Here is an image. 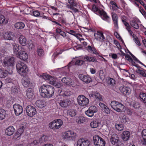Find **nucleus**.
Segmentation results:
<instances>
[{
	"label": "nucleus",
	"instance_id": "obj_4",
	"mask_svg": "<svg viewBox=\"0 0 146 146\" xmlns=\"http://www.w3.org/2000/svg\"><path fill=\"white\" fill-rule=\"evenodd\" d=\"M16 68L18 72L22 76L26 74L28 70L26 64H16Z\"/></svg>",
	"mask_w": 146,
	"mask_h": 146
},
{
	"label": "nucleus",
	"instance_id": "obj_58",
	"mask_svg": "<svg viewBox=\"0 0 146 146\" xmlns=\"http://www.w3.org/2000/svg\"><path fill=\"white\" fill-rule=\"evenodd\" d=\"M5 52L3 50H0V58H1L3 59L4 58V56Z\"/></svg>",
	"mask_w": 146,
	"mask_h": 146
},
{
	"label": "nucleus",
	"instance_id": "obj_44",
	"mask_svg": "<svg viewBox=\"0 0 146 146\" xmlns=\"http://www.w3.org/2000/svg\"><path fill=\"white\" fill-rule=\"evenodd\" d=\"M130 24L132 27L136 29H138L139 28L138 24L134 20L131 21L130 22Z\"/></svg>",
	"mask_w": 146,
	"mask_h": 146
},
{
	"label": "nucleus",
	"instance_id": "obj_54",
	"mask_svg": "<svg viewBox=\"0 0 146 146\" xmlns=\"http://www.w3.org/2000/svg\"><path fill=\"white\" fill-rule=\"evenodd\" d=\"M33 14L34 16L36 17H39L41 15L39 11L37 10H35L33 11Z\"/></svg>",
	"mask_w": 146,
	"mask_h": 146
},
{
	"label": "nucleus",
	"instance_id": "obj_34",
	"mask_svg": "<svg viewBox=\"0 0 146 146\" xmlns=\"http://www.w3.org/2000/svg\"><path fill=\"white\" fill-rule=\"evenodd\" d=\"M15 27L18 29H22L25 27V25L24 23L21 22H17L15 25Z\"/></svg>",
	"mask_w": 146,
	"mask_h": 146
},
{
	"label": "nucleus",
	"instance_id": "obj_38",
	"mask_svg": "<svg viewBox=\"0 0 146 146\" xmlns=\"http://www.w3.org/2000/svg\"><path fill=\"white\" fill-rule=\"evenodd\" d=\"M138 98L143 103H146V94L143 93H140Z\"/></svg>",
	"mask_w": 146,
	"mask_h": 146
},
{
	"label": "nucleus",
	"instance_id": "obj_49",
	"mask_svg": "<svg viewBox=\"0 0 146 146\" xmlns=\"http://www.w3.org/2000/svg\"><path fill=\"white\" fill-rule=\"evenodd\" d=\"M142 134L144 140L145 141V142L143 143V144L145 145H146V129H144L143 130Z\"/></svg>",
	"mask_w": 146,
	"mask_h": 146
},
{
	"label": "nucleus",
	"instance_id": "obj_37",
	"mask_svg": "<svg viewBox=\"0 0 146 146\" xmlns=\"http://www.w3.org/2000/svg\"><path fill=\"white\" fill-rule=\"evenodd\" d=\"M7 115L6 111L3 109H0V120L4 119Z\"/></svg>",
	"mask_w": 146,
	"mask_h": 146
},
{
	"label": "nucleus",
	"instance_id": "obj_13",
	"mask_svg": "<svg viewBox=\"0 0 146 146\" xmlns=\"http://www.w3.org/2000/svg\"><path fill=\"white\" fill-rule=\"evenodd\" d=\"M71 102V101L68 99H63L60 101L59 104L61 107L66 108L70 106Z\"/></svg>",
	"mask_w": 146,
	"mask_h": 146
},
{
	"label": "nucleus",
	"instance_id": "obj_5",
	"mask_svg": "<svg viewBox=\"0 0 146 146\" xmlns=\"http://www.w3.org/2000/svg\"><path fill=\"white\" fill-rule=\"evenodd\" d=\"M78 104L82 106H87L89 102V99L83 95H79L77 98Z\"/></svg>",
	"mask_w": 146,
	"mask_h": 146
},
{
	"label": "nucleus",
	"instance_id": "obj_50",
	"mask_svg": "<svg viewBox=\"0 0 146 146\" xmlns=\"http://www.w3.org/2000/svg\"><path fill=\"white\" fill-rule=\"evenodd\" d=\"M141 105L139 103L135 102L132 105L133 107L136 109H138L140 107Z\"/></svg>",
	"mask_w": 146,
	"mask_h": 146
},
{
	"label": "nucleus",
	"instance_id": "obj_23",
	"mask_svg": "<svg viewBox=\"0 0 146 146\" xmlns=\"http://www.w3.org/2000/svg\"><path fill=\"white\" fill-rule=\"evenodd\" d=\"M98 13L100 14V16L103 20L106 21H108L109 19V17L107 15L106 12L103 10H99Z\"/></svg>",
	"mask_w": 146,
	"mask_h": 146
},
{
	"label": "nucleus",
	"instance_id": "obj_32",
	"mask_svg": "<svg viewBox=\"0 0 146 146\" xmlns=\"http://www.w3.org/2000/svg\"><path fill=\"white\" fill-rule=\"evenodd\" d=\"M100 124V122L97 119L93 120L90 123V126L92 128H96Z\"/></svg>",
	"mask_w": 146,
	"mask_h": 146
},
{
	"label": "nucleus",
	"instance_id": "obj_1",
	"mask_svg": "<svg viewBox=\"0 0 146 146\" xmlns=\"http://www.w3.org/2000/svg\"><path fill=\"white\" fill-rule=\"evenodd\" d=\"M39 91L41 96L50 98L54 95V88L52 86L43 84L40 87Z\"/></svg>",
	"mask_w": 146,
	"mask_h": 146
},
{
	"label": "nucleus",
	"instance_id": "obj_59",
	"mask_svg": "<svg viewBox=\"0 0 146 146\" xmlns=\"http://www.w3.org/2000/svg\"><path fill=\"white\" fill-rule=\"evenodd\" d=\"M52 85H53V86H54L55 87L58 88H60L62 86L61 84H60L58 82H56L55 81L53 83Z\"/></svg>",
	"mask_w": 146,
	"mask_h": 146
},
{
	"label": "nucleus",
	"instance_id": "obj_28",
	"mask_svg": "<svg viewBox=\"0 0 146 146\" xmlns=\"http://www.w3.org/2000/svg\"><path fill=\"white\" fill-rule=\"evenodd\" d=\"M15 130L13 127L9 126L6 130L5 133L7 135L11 136Z\"/></svg>",
	"mask_w": 146,
	"mask_h": 146
},
{
	"label": "nucleus",
	"instance_id": "obj_63",
	"mask_svg": "<svg viewBox=\"0 0 146 146\" xmlns=\"http://www.w3.org/2000/svg\"><path fill=\"white\" fill-rule=\"evenodd\" d=\"M6 81L8 83H12L13 84L15 82L14 80L9 78L6 79Z\"/></svg>",
	"mask_w": 146,
	"mask_h": 146
},
{
	"label": "nucleus",
	"instance_id": "obj_3",
	"mask_svg": "<svg viewBox=\"0 0 146 146\" xmlns=\"http://www.w3.org/2000/svg\"><path fill=\"white\" fill-rule=\"evenodd\" d=\"M93 140L95 146H105V145L104 140L98 135L94 136Z\"/></svg>",
	"mask_w": 146,
	"mask_h": 146
},
{
	"label": "nucleus",
	"instance_id": "obj_14",
	"mask_svg": "<svg viewBox=\"0 0 146 146\" xmlns=\"http://www.w3.org/2000/svg\"><path fill=\"white\" fill-rule=\"evenodd\" d=\"M78 77L80 80L86 84L89 83L92 81L91 78L88 75L80 74L78 76Z\"/></svg>",
	"mask_w": 146,
	"mask_h": 146
},
{
	"label": "nucleus",
	"instance_id": "obj_43",
	"mask_svg": "<svg viewBox=\"0 0 146 146\" xmlns=\"http://www.w3.org/2000/svg\"><path fill=\"white\" fill-rule=\"evenodd\" d=\"M8 72L5 70L0 69V78H4L7 75Z\"/></svg>",
	"mask_w": 146,
	"mask_h": 146
},
{
	"label": "nucleus",
	"instance_id": "obj_11",
	"mask_svg": "<svg viewBox=\"0 0 146 146\" xmlns=\"http://www.w3.org/2000/svg\"><path fill=\"white\" fill-rule=\"evenodd\" d=\"M16 61V59L14 57H7L3 59L4 64H14Z\"/></svg>",
	"mask_w": 146,
	"mask_h": 146
},
{
	"label": "nucleus",
	"instance_id": "obj_39",
	"mask_svg": "<svg viewBox=\"0 0 146 146\" xmlns=\"http://www.w3.org/2000/svg\"><path fill=\"white\" fill-rule=\"evenodd\" d=\"M4 37L5 39L8 40H12L13 38V35L11 33H5L4 35Z\"/></svg>",
	"mask_w": 146,
	"mask_h": 146
},
{
	"label": "nucleus",
	"instance_id": "obj_17",
	"mask_svg": "<svg viewBox=\"0 0 146 146\" xmlns=\"http://www.w3.org/2000/svg\"><path fill=\"white\" fill-rule=\"evenodd\" d=\"M18 54L17 55V56H19V58L24 61H26L28 58V55L24 51V49L21 50Z\"/></svg>",
	"mask_w": 146,
	"mask_h": 146
},
{
	"label": "nucleus",
	"instance_id": "obj_9",
	"mask_svg": "<svg viewBox=\"0 0 146 146\" xmlns=\"http://www.w3.org/2000/svg\"><path fill=\"white\" fill-rule=\"evenodd\" d=\"M13 108L15 114L16 116L19 115L23 113V107L19 104H15L13 105Z\"/></svg>",
	"mask_w": 146,
	"mask_h": 146
},
{
	"label": "nucleus",
	"instance_id": "obj_18",
	"mask_svg": "<svg viewBox=\"0 0 146 146\" xmlns=\"http://www.w3.org/2000/svg\"><path fill=\"white\" fill-rule=\"evenodd\" d=\"M112 18L113 21L114 27L116 29L119 28L118 25V17L117 15L115 13H111Z\"/></svg>",
	"mask_w": 146,
	"mask_h": 146
},
{
	"label": "nucleus",
	"instance_id": "obj_31",
	"mask_svg": "<svg viewBox=\"0 0 146 146\" xmlns=\"http://www.w3.org/2000/svg\"><path fill=\"white\" fill-rule=\"evenodd\" d=\"M117 106L116 109L115 110L117 111L122 112H123L125 111V107L121 103H119V105Z\"/></svg>",
	"mask_w": 146,
	"mask_h": 146
},
{
	"label": "nucleus",
	"instance_id": "obj_25",
	"mask_svg": "<svg viewBox=\"0 0 146 146\" xmlns=\"http://www.w3.org/2000/svg\"><path fill=\"white\" fill-rule=\"evenodd\" d=\"M61 81L62 82L68 85H72L73 84L72 80L69 78L64 77L62 79Z\"/></svg>",
	"mask_w": 146,
	"mask_h": 146
},
{
	"label": "nucleus",
	"instance_id": "obj_20",
	"mask_svg": "<svg viewBox=\"0 0 146 146\" xmlns=\"http://www.w3.org/2000/svg\"><path fill=\"white\" fill-rule=\"evenodd\" d=\"M64 137L65 139H74L75 138L76 135V133L72 131H68L65 133Z\"/></svg>",
	"mask_w": 146,
	"mask_h": 146
},
{
	"label": "nucleus",
	"instance_id": "obj_56",
	"mask_svg": "<svg viewBox=\"0 0 146 146\" xmlns=\"http://www.w3.org/2000/svg\"><path fill=\"white\" fill-rule=\"evenodd\" d=\"M85 119L82 116H80L78 119H77L76 121L78 123H83Z\"/></svg>",
	"mask_w": 146,
	"mask_h": 146
},
{
	"label": "nucleus",
	"instance_id": "obj_40",
	"mask_svg": "<svg viewBox=\"0 0 146 146\" xmlns=\"http://www.w3.org/2000/svg\"><path fill=\"white\" fill-rule=\"evenodd\" d=\"M99 76L100 79L103 80L105 79L106 74L102 70H100L98 72Z\"/></svg>",
	"mask_w": 146,
	"mask_h": 146
},
{
	"label": "nucleus",
	"instance_id": "obj_21",
	"mask_svg": "<svg viewBox=\"0 0 146 146\" xmlns=\"http://www.w3.org/2000/svg\"><path fill=\"white\" fill-rule=\"evenodd\" d=\"M119 90L124 94L128 95L130 93V89L128 87L124 86H121L119 88Z\"/></svg>",
	"mask_w": 146,
	"mask_h": 146
},
{
	"label": "nucleus",
	"instance_id": "obj_35",
	"mask_svg": "<svg viewBox=\"0 0 146 146\" xmlns=\"http://www.w3.org/2000/svg\"><path fill=\"white\" fill-rule=\"evenodd\" d=\"M35 104L36 106L40 108H42L45 106V102L40 100L37 101Z\"/></svg>",
	"mask_w": 146,
	"mask_h": 146
},
{
	"label": "nucleus",
	"instance_id": "obj_64",
	"mask_svg": "<svg viewBox=\"0 0 146 146\" xmlns=\"http://www.w3.org/2000/svg\"><path fill=\"white\" fill-rule=\"evenodd\" d=\"M103 110H104V112L107 114H110V110L107 106L103 109Z\"/></svg>",
	"mask_w": 146,
	"mask_h": 146
},
{
	"label": "nucleus",
	"instance_id": "obj_62",
	"mask_svg": "<svg viewBox=\"0 0 146 146\" xmlns=\"http://www.w3.org/2000/svg\"><path fill=\"white\" fill-rule=\"evenodd\" d=\"M114 44L117 46V47L118 48L121 49V46L119 43V42L117 40H114L113 41Z\"/></svg>",
	"mask_w": 146,
	"mask_h": 146
},
{
	"label": "nucleus",
	"instance_id": "obj_42",
	"mask_svg": "<svg viewBox=\"0 0 146 146\" xmlns=\"http://www.w3.org/2000/svg\"><path fill=\"white\" fill-rule=\"evenodd\" d=\"M87 50L92 53L97 55L98 53L96 51V49L94 47H92L90 46H88L87 47Z\"/></svg>",
	"mask_w": 146,
	"mask_h": 146
},
{
	"label": "nucleus",
	"instance_id": "obj_61",
	"mask_svg": "<svg viewBox=\"0 0 146 146\" xmlns=\"http://www.w3.org/2000/svg\"><path fill=\"white\" fill-rule=\"evenodd\" d=\"M68 2L71 5L74 6H76V3L73 0H68Z\"/></svg>",
	"mask_w": 146,
	"mask_h": 146
},
{
	"label": "nucleus",
	"instance_id": "obj_57",
	"mask_svg": "<svg viewBox=\"0 0 146 146\" xmlns=\"http://www.w3.org/2000/svg\"><path fill=\"white\" fill-rule=\"evenodd\" d=\"M50 76V75L46 73H43L42 74L41 76L44 79L47 80L48 78H49Z\"/></svg>",
	"mask_w": 146,
	"mask_h": 146
},
{
	"label": "nucleus",
	"instance_id": "obj_47",
	"mask_svg": "<svg viewBox=\"0 0 146 146\" xmlns=\"http://www.w3.org/2000/svg\"><path fill=\"white\" fill-rule=\"evenodd\" d=\"M121 55L122 56H125V57L127 60L129 61V62H133V60L131 57L129 55H127L125 53L122 52Z\"/></svg>",
	"mask_w": 146,
	"mask_h": 146
},
{
	"label": "nucleus",
	"instance_id": "obj_60",
	"mask_svg": "<svg viewBox=\"0 0 146 146\" xmlns=\"http://www.w3.org/2000/svg\"><path fill=\"white\" fill-rule=\"evenodd\" d=\"M5 20V17L2 15H0V25L2 24Z\"/></svg>",
	"mask_w": 146,
	"mask_h": 146
},
{
	"label": "nucleus",
	"instance_id": "obj_46",
	"mask_svg": "<svg viewBox=\"0 0 146 146\" xmlns=\"http://www.w3.org/2000/svg\"><path fill=\"white\" fill-rule=\"evenodd\" d=\"M130 54L133 58V59H132L133 62H131L132 63V64H135V62L137 63H139L140 64H143L138 59H137L133 54L130 53Z\"/></svg>",
	"mask_w": 146,
	"mask_h": 146
},
{
	"label": "nucleus",
	"instance_id": "obj_36",
	"mask_svg": "<svg viewBox=\"0 0 146 146\" xmlns=\"http://www.w3.org/2000/svg\"><path fill=\"white\" fill-rule=\"evenodd\" d=\"M83 59H84V62L85 61L94 62L96 60V59L94 57L86 56H84Z\"/></svg>",
	"mask_w": 146,
	"mask_h": 146
},
{
	"label": "nucleus",
	"instance_id": "obj_33",
	"mask_svg": "<svg viewBox=\"0 0 146 146\" xmlns=\"http://www.w3.org/2000/svg\"><path fill=\"white\" fill-rule=\"evenodd\" d=\"M27 96L29 99H32L34 95L33 91L32 88H29L27 90Z\"/></svg>",
	"mask_w": 146,
	"mask_h": 146
},
{
	"label": "nucleus",
	"instance_id": "obj_19",
	"mask_svg": "<svg viewBox=\"0 0 146 146\" xmlns=\"http://www.w3.org/2000/svg\"><path fill=\"white\" fill-rule=\"evenodd\" d=\"M58 92L59 95L60 96H70L72 94L71 92L68 90H62L59 89L58 90Z\"/></svg>",
	"mask_w": 146,
	"mask_h": 146
},
{
	"label": "nucleus",
	"instance_id": "obj_26",
	"mask_svg": "<svg viewBox=\"0 0 146 146\" xmlns=\"http://www.w3.org/2000/svg\"><path fill=\"white\" fill-rule=\"evenodd\" d=\"M82 60H80L78 57L74 58L69 62L68 64H83L84 62V59L82 58Z\"/></svg>",
	"mask_w": 146,
	"mask_h": 146
},
{
	"label": "nucleus",
	"instance_id": "obj_45",
	"mask_svg": "<svg viewBox=\"0 0 146 146\" xmlns=\"http://www.w3.org/2000/svg\"><path fill=\"white\" fill-rule=\"evenodd\" d=\"M119 103L116 101H113L111 102L110 105L111 108L114 110L116 109L117 106L118 105Z\"/></svg>",
	"mask_w": 146,
	"mask_h": 146
},
{
	"label": "nucleus",
	"instance_id": "obj_12",
	"mask_svg": "<svg viewBox=\"0 0 146 146\" xmlns=\"http://www.w3.org/2000/svg\"><path fill=\"white\" fill-rule=\"evenodd\" d=\"M90 143L88 140L82 138L78 140L77 142V146H88Z\"/></svg>",
	"mask_w": 146,
	"mask_h": 146
},
{
	"label": "nucleus",
	"instance_id": "obj_53",
	"mask_svg": "<svg viewBox=\"0 0 146 146\" xmlns=\"http://www.w3.org/2000/svg\"><path fill=\"white\" fill-rule=\"evenodd\" d=\"M37 52L38 55L39 56H42L43 54L44 51L41 48H38L37 49Z\"/></svg>",
	"mask_w": 146,
	"mask_h": 146
},
{
	"label": "nucleus",
	"instance_id": "obj_41",
	"mask_svg": "<svg viewBox=\"0 0 146 146\" xmlns=\"http://www.w3.org/2000/svg\"><path fill=\"white\" fill-rule=\"evenodd\" d=\"M94 98H95V100L97 101L100 102L103 100L102 96L99 93L96 92H95Z\"/></svg>",
	"mask_w": 146,
	"mask_h": 146
},
{
	"label": "nucleus",
	"instance_id": "obj_2",
	"mask_svg": "<svg viewBox=\"0 0 146 146\" xmlns=\"http://www.w3.org/2000/svg\"><path fill=\"white\" fill-rule=\"evenodd\" d=\"M63 123V121L60 119L54 120L49 123V127L53 130L60 128Z\"/></svg>",
	"mask_w": 146,
	"mask_h": 146
},
{
	"label": "nucleus",
	"instance_id": "obj_52",
	"mask_svg": "<svg viewBox=\"0 0 146 146\" xmlns=\"http://www.w3.org/2000/svg\"><path fill=\"white\" fill-rule=\"evenodd\" d=\"M107 82L108 84L112 85H113L115 84V80L113 79L110 78H108Z\"/></svg>",
	"mask_w": 146,
	"mask_h": 146
},
{
	"label": "nucleus",
	"instance_id": "obj_7",
	"mask_svg": "<svg viewBox=\"0 0 146 146\" xmlns=\"http://www.w3.org/2000/svg\"><path fill=\"white\" fill-rule=\"evenodd\" d=\"M98 111V109L96 107L94 106H90L88 110L85 112V114L89 117H92L94 115V114Z\"/></svg>",
	"mask_w": 146,
	"mask_h": 146
},
{
	"label": "nucleus",
	"instance_id": "obj_27",
	"mask_svg": "<svg viewBox=\"0 0 146 146\" xmlns=\"http://www.w3.org/2000/svg\"><path fill=\"white\" fill-rule=\"evenodd\" d=\"M77 113L78 112L76 110L74 109H69L67 111L68 115L72 117L75 116L77 114Z\"/></svg>",
	"mask_w": 146,
	"mask_h": 146
},
{
	"label": "nucleus",
	"instance_id": "obj_15",
	"mask_svg": "<svg viewBox=\"0 0 146 146\" xmlns=\"http://www.w3.org/2000/svg\"><path fill=\"white\" fill-rule=\"evenodd\" d=\"M24 126L21 125L20 126L17 131L13 135V138L14 139H17L21 136L24 132Z\"/></svg>",
	"mask_w": 146,
	"mask_h": 146
},
{
	"label": "nucleus",
	"instance_id": "obj_30",
	"mask_svg": "<svg viewBox=\"0 0 146 146\" xmlns=\"http://www.w3.org/2000/svg\"><path fill=\"white\" fill-rule=\"evenodd\" d=\"M19 43L23 46H25L27 44V39L23 36H21L19 38Z\"/></svg>",
	"mask_w": 146,
	"mask_h": 146
},
{
	"label": "nucleus",
	"instance_id": "obj_48",
	"mask_svg": "<svg viewBox=\"0 0 146 146\" xmlns=\"http://www.w3.org/2000/svg\"><path fill=\"white\" fill-rule=\"evenodd\" d=\"M132 36L133 40L135 42V43L138 46H140L141 44L137 36L134 34Z\"/></svg>",
	"mask_w": 146,
	"mask_h": 146
},
{
	"label": "nucleus",
	"instance_id": "obj_22",
	"mask_svg": "<svg viewBox=\"0 0 146 146\" xmlns=\"http://www.w3.org/2000/svg\"><path fill=\"white\" fill-rule=\"evenodd\" d=\"M133 66L134 67L136 68L137 69L135 70L136 72L140 74L141 75L144 77H146V74L145 72L142 70L141 69V68L139 66L138 64H132Z\"/></svg>",
	"mask_w": 146,
	"mask_h": 146
},
{
	"label": "nucleus",
	"instance_id": "obj_24",
	"mask_svg": "<svg viewBox=\"0 0 146 146\" xmlns=\"http://www.w3.org/2000/svg\"><path fill=\"white\" fill-rule=\"evenodd\" d=\"M130 133L129 131H123L121 135V138L124 141H125L129 140L130 137Z\"/></svg>",
	"mask_w": 146,
	"mask_h": 146
},
{
	"label": "nucleus",
	"instance_id": "obj_51",
	"mask_svg": "<svg viewBox=\"0 0 146 146\" xmlns=\"http://www.w3.org/2000/svg\"><path fill=\"white\" fill-rule=\"evenodd\" d=\"M115 128L118 131H121L123 129V125L121 124H116L115 125Z\"/></svg>",
	"mask_w": 146,
	"mask_h": 146
},
{
	"label": "nucleus",
	"instance_id": "obj_10",
	"mask_svg": "<svg viewBox=\"0 0 146 146\" xmlns=\"http://www.w3.org/2000/svg\"><path fill=\"white\" fill-rule=\"evenodd\" d=\"M96 39L101 42H103L105 41L106 39L103 33L102 32L97 31V33L94 34Z\"/></svg>",
	"mask_w": 146,
	"mask_h": 146
},
{
	"label": "nucleus",
	"instance_id": "obj_29",
	"mask_svg": "<svg viewBox=\"0 0 146 146\" xmlns=\"http://www.w3.org/2000/svg\"><path fill=\"white\" fill-rule=\"evenodd\" d=\"M114 136V137L112 136L110 139V141L113 145H114L115 144L117 143L119 141L117 135L115 134Z\"/></svg>",
	"mask_w": 146,
	"mask_h": 146
},
{
	"label": "nucleus",
	"instance_id": "obj_8",
	"mask_svg": "<svg viewBox=\"0 0 146 146\" xmlns=\"http://www.w3.org/2000/svg\"><path fill=\"white\" fill-rule=\"evenodd\" d=\"M22 83L25 87H31L33 85L31 79L27 77H24L23 78Z\"/></svg>",
	"mask_w": 146,
	"mask_h": 146
},
{
	"label": "nucleus",
	"instance_id": "obj_55",
	"mask_svg": "<svg viewBox=\"0 0 146 146\" xmlns=\"http://www.w3.org/2000/svg\"><path fill=\"white\" fill-rule=\"evenodd\" d=\"M47 81L52 84L55 82L54 80L53 77L51 76H50L49 78L47 80Z\"/></svg>",
	"mask_w": 146,
	"mask_h": 146
},
{
	"label": "nucleus",
	"instance_id": "obj_16",
	"mask_svg": "<svg viewBox=\"0 0 146 146\" xmlns=\"http://www.w3.org/2000/svg\"><path fill=\"white\" fill-rule=\"evenodd\" d=\"M12 44L14 54L16 55H17V54H18L19 52L21 51V50L23 49V48H22V47L19 46V44H17L13 43Z\"/></svg>",
	"mask_w": 146,
	"mask_h": 146
},
{
	"label": "nucleus",
	"instance_id": "obj_6",
	"mask_svg": "<svg viewBox=\"0 0 146 146\" xmlns=\"http://www.w3.org/2000/svg\"><path fill=\"white\" fill-rule=\"evenodd\" d=\"M27 115L29 116L32 117L36 113V109L32 106L29 105L26 108Z\"/></svg>",
	"mask_w": 146,
	"mask_h": 146
}]
</instances>
